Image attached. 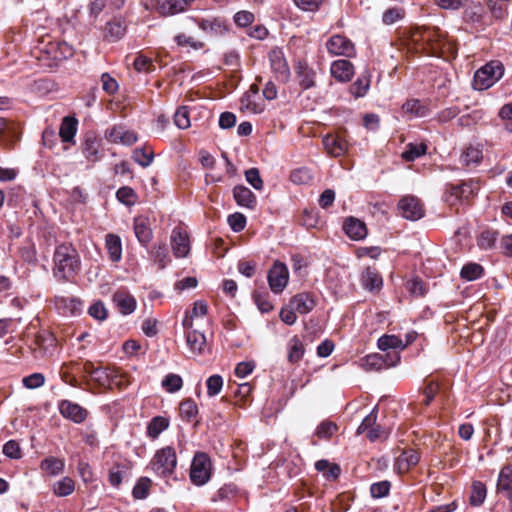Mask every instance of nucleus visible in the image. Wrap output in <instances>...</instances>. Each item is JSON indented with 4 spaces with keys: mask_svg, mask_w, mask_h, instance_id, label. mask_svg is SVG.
Returning <instances> with one entry per match:
<instances>
[{
    "mask_svg": "<svg viewBox=\"0 0 512 512\" xmlns=\"http://www.w3.org/2000/svg\"><path fill=\"white\" fill-rule=\"evenodd\" d=\"M403 45L408 51L431 56H441L455 50L453 42L447 39L445 32L429 27L411 29L403 39Z\"/></svg>",
    "mask_w": 512,
    "mask_h": 512,
    "instance_id": "obj_1",
    "label": "nucleus"
},
{
    "mask_svg": "<svg viewBox=\"0 0 512 512\" xmlns=\"http://www.w3.org/2000/svg\"><path fill=\"white\" fill-rule=\"evenodd\" d=\"M53 264L54 276L60 280H69L80 269V257L71 244L62 243L54 251Z\"/></svg>",
    "mask_w": 512,
    "mask_h": 512,
    "instance_id": "obj_2",
    "label": "nucleus"
},
{
    "mask_svg": "<svg viewBox=\"0 0 512 512\" xmlns=\"http://www.w3.org/2000/svg\"><path fill=\"white\" fill-rule=\"evenodd\" d=\"M177 467V454L172 446L158 449L150 460L147 469L159 477L171 476Z\"/></svg>",
    "mask_w": 512,
    "mask_h": 512,
    "instance_id": "obj_3",
    "label": "nucleus"
},
{
    "mask_svg": "<svg viewBox=\"0 0 512 512\" xmlns=\"http://www.w3.org/2000/svg\"><path fill=\"white\" fill-rule=\"evenodd\" d=\"M504 74V67L499 61L487 63L478 69L474 75L473 87L476 90H486L498 81Z\"/></svg>",
    "mask_w": 512,
    "mask_h": 512,
    "instance_id": "obj_4",
    "label": "nucleus"
},
{
    "mask_svg": "<svg viewBox=\"0 0 512 512\" xmlns=\"http://www.w3.org/2000/svg\"><path fill=\"white\" fill-rule=\"evenodd\" d=\"M479 190V185L474 181L448 184L445 191V202L453 207L468 202Z\"/></svg>",
    "mask_w": 512,
    "mask_h": 512,
    "instance_id": "obj_5",
    "label": "nucleus"
},
{
    "mask_svg": "<svg viewBox=\"0 0 512 512\" xmlns=\"http://www.w3.org/2000/svg\"><path fill=\"white\" fill-rule=\"evenodd\" d=\"M212 474V463L210 457L204 452H197L192 460L189 477L196 486L206 484Z\"/></svg>",
    "mask_w": 512,
    "mask_h": 512,
    "instance_id": "obj_6",
    "label": "nucleus"
},
{
    "mask_svg": "<svg viewBox=\"0 0 512 512\" xmlns=\"http://www.w3.org/2000/svg\"><path fill=\"white\" fill-rule=\"evenodd\" d=\"M399 361L400 356L397 352H388L385 355L373 353L361 359V367L367 372L380 371L395 366Z\"/></svg>",
    "mask_w": 512,
    "mask_h": 512,
    "instance_id": "obj_7",
    "label": "nucleus"
},
{
    "mask_svg": "<svg viewBox=\"0 0 512 512\" xmlns=\"http://www.w3.org/2000/svg\"><path fill=\"white\" fill-rule=\"evenodd\" d=\"M328 52L333 56H344L352 58L356 55L354 43L346 36L336 34L326 42Z\"/></svg>",
    "mask_w": 512,
    "mask_h": 512,
    "instance_id": "obj_8",
    "label": "nucleus"
},
{
    "mask_svg": "<svg viewBox=\"0 0 512 512\" xmlns=\"http://www.w3.org/2000/svg\"><path fill=\"white\" fill-rule=\"evenodd\" d=\"M271 71L279 81L286 82L290 77V69L284 57V53L279 48L272 49L268 54Z\"/></svg>",
    "mask_w": 512,
    "mask_h": 512,
    "instance_id": "obj_9",
    "label": "nucleus"
},
{
    "mask_svg": "<svg viewBox=\"0 0 512 512\" xmlns=\"http://www.w3.org/2000/svg\"><path fill=\"white\" fill-rule=\"evenodd\" d=\"M401 215L412 221L421 219L424 216V207L421 201L414 196H404L398 203Z\"/></svg>",
    "mask_w": 512,
    "mask_h": 512,
    "instance_id": "obj_10",
    "label": "nucleus"
},
{
    "mask_svg": "<svg viewBox=\"0 0 512 512\" xmlns=\"http://www.w3.org/2000/svg\"><path fill=\"white\" fill-rule=\"evenodd\" d=\"M289 273L286 265L275 262L268 272V283L274 293H281L288 284Z\"/></svg>",
    "mask_w": 512,
    "mask_h": 512,
    "instance_id": "obj_11",
    "label": "nucleus"
},
{
    "mask_svg": "<svg viewBox=\"0 0 512 512\" xmlns=\"http://www.w3.org/2000/svg\"><path fill=\"white\" fill-rule=\"evenodd\" d=\"M55 308L63 316L77 315L82 310V301L73 296H55Z\"/></svg>",
    "mask_w": 512,
    "mask_h": 512,
    "instance_id": "obj_12",
    "label": "nucleus"
},
{
    "mask_svg": "<svg viewBox=\"0 0 512 512\" xmlns=\"http://www.w3.org/2000/svg\"><path fill=\"white\" fill-rule=\"evenodd\" d=\"M171 246L176 257L182 258L190 252V241L188 233L180 228H174L171 234Z\"/></svg>",
    "mask_w": 512,
    "mask_h": 512,
    "instance_id": "obj_13",
    "label": "nucleus"
},
{
    "mask_svg": "<svg viewBox=\"0 0 512 512\" xmlns=\"http://www.w3.org/2000/svg\"><path fill=\"white\" fill-rule=\"evenodd\" d=\"M58 407L61 415L74 423H82L88 416L85 408L69 400H62Z\"/></svg>",
    "mask_w": 512,
    "mask_h": 512,
    "instance_id": "obj_14",
    "label": "nucleus"
},
{
    "mask_svg": "<svg viewBox=\"0 0 512 512\" xmlns=\"http://www.w3.org/2000/svg\"><path fill=\"white\" fill-rule=\"evenodd\" d=\"M105 136L110 142L123 145H132L137 141L136 133L121 125L108 129Z\"/></svg>",
    "mask_w": 512,
    "mask_h": 512,
    "instance_id": "obj_15",
    "label": "nucleus"
},
{
    "mask_svg": "<svg viewBox=\"0 0 512 512\" xmlns=\"http://www.w3.org/2000/svg\"><path fill=\"white\" fill-rule=\"evenodd\" d=\"M198 27L210 36L222 35L227 31L225 23L219 18H190Z\"/></svg>",
    "mask_w": 512,
    "mask_h": 512,
    "instance_id": "obj_16",
    "label": "nucleus"
},
{
    "mask_svg": "<svg viewBox=\"0 0 512 512\" xmlns=\"http://www.w3.org/2000/svg\"><path fill=\"white\" fill-rule=\"evenodd\" d=\"M113 302L123 315H129L136 309L137 302L133 295L126 290H118L113 294Z\"/></svg>",
    "mask_w": 512,
    "mask_h": 512,
    "instance_id": "obj_17",
    "label": "nucleus"
},
{
    "mask_svg": "<svg viewBox=\"0 0 512 512\" xmlns=\"http://www.w3.org/2000/svg\"><path fill=\"white\" fill-rule=\"evenodd\" d=\"M289 303L297 313L302 315L308 314L316 305L314 296L309 292H301L294 295Z\"/></svg>",
    "mask_w": 512,
    "mask_h": 512,
    "instance_id": "obj_18",
    "label": "nucleus"
},
{
    "mask_svg": "<svg viewBox=\"0 0 512 512\" xmlns=\"http://www.w3.org/2000/svg\"><path fill=\"white\" fill-rule=\"evenodd\" d=\"M119 377L120 374L118 371L110 368L99 367L94 372V377L92 380L101 387L112 388L115 385H120L121 382L118 380Z\"/></svg>",
    "mask_w": 512,
    "mask_h": 512,
    "instance_id": "obj_19",
    "label": "nucleus"
},
{
    "mask_svg": "<svg viewBox=\"0 0 512 512\" xmlns=\"http://www.w3.org/2000/svg\"><path fill=\"white\" fill-rule=\"evenodd\" d=\"M295 74L303 89H309L315 85V71L306 62L298 61L295 64Z\"/></svg>",
    "mask_w": 512,
    "mask_h": 512,
    "instance_id": "obj_20",
    "label": "nucleus"
},
{
    "mask_svg": "<svg viewBox=\"0 0 512 512\" xmlns=\"http://www.w3.org/2000/svg\"><path fill=\"white\" fill-rule=\"evenodd\" d=\"M343 229L349 238L356 241L364 239L368 233L366 224L354 217L345 220Z\"/></svg>",
    "mask_w": 512,
    "mask_h": 512,
    "instance_id": "obj_21",
    "label": "nucleus"
},
{
    "mask_svg": "<svg viewBox=\"0 0 512 512\" xmlns=\"http://www.w3.org/2000/svg\"><path fill=\"white\" fill-rule=\"evenodd\" d=\"M419 460L420 456L417 451L413 449L405 450L396 458L394 469L398 473H406L417 465Z\"/></svg>",
    "mask_w": 512,
    "mask_h": 512,
    "instance_id": "obj_22",
    "label": "nucleus"
},
{
    "mask_svg": "<svg viewBox=\"0 0 512 512\" xmlns=\"http://www.w3.org/2000/svg\"><path fill=\"white\" fill-rule=\"evenodd\" d=\"M332 76L340 82H348L354 74V66L348 60H336L331 64Z\"/></svg>",
    "mask_w": 512,
    "mask_h": 512,
    "instance_id": "obj_23",
    "label": "nucleus"
},
{
    "mask_svg": "<svg viewBox=\"0 0 512 512\" xmlns=\"http://www.w3.org/2000/svg\"><path fill=\"white\" fill-rule=\"evenodd\" d=\"M134 232L138 241L146 246L153 237V232L150 227V221L147 217L139 216L134 219Z\"/></svg>",
    "mask_w": 512,
    "mask_h": 512,
    "instance_id": "obj_24",
    "label": "nucleus"
},
{
    "mask_svg": "<svg viewBox=\"0 0 512 512\" xmlns=\"http://www.w3.org/2000/svg\"><path fill=\"white\" fill-rule=\"evenodd\" d=\"M193 0H159L157 11L163 16L174 15L182 12Z\"/></svg>",
    "mask_w": 512,
    "mask_h": 512,
    "instance_id": "obj_25",
    "label": "nucleus"
},
{
    "mask_svg": "<svg viewBox=\"0 0 512 512\" xmlns=\"http://www.w3.org/2000/svg\"><path fill=\"white\" fill-rule=\"evenodd\" d=\"M208 312V305L203 300H197L193 303V308L191 311H187L182 321V325L186 329H191L193 327V321L195 318H202L206 316Z\"/></svg>",
    "mask_w": 512,
    "mask_h": 512,
    "instance_id": "obj_26",
    "label": "nucleus"
},
{
    "mask_svg": "<svg viewBox=\"0 0 512 512\" xmlns=\"http://www.w3.org/2000/svg\"><path fill=\"white\" fill-rule=\"evenodd\" d=\"M233 196L238 205L253 209L256 206L257 200L254 193L245 186H235L233 189Z\"/></svg>",
    "mask_w": 512,
    "mask_h": 512,
    "instance_id": "obj_27",
    "label": "nucleus"
},
{
    "mask_svg": "<svg viewBox=\"0 0 512 512\" xmlns=\"http://www.w3.org/2000/svg\"><path fill=\"white\" fill-rule=\"evenodd\" d=\"M105 247L112 262H119L121 260L122 242L118 235L113 233L107 234L105 237Z\"/></svg>",
    "mask_w": 512,
    "mask_h": 512,
    "instance_id": "obj_28",
    "label": "nucleus"
},
{
    "mask_svg": "<svg viewBox=\"0 0 512 512\" xmlns=\"http://www.w3.org/2000/svg\"><path fill=\"white\" fill-rule=\"evenodd\" d=\"M78 121L74 117H64L60 129L59 136L62 142L74 143V137L77 132Z\"/></svg>",
    "mask_w": 512,
    "mask_h": 512,
    "instance_id": "obj_29",
    "label": "nucleus"
},
{
    "mask_svg": "<svg viewBox=\"0 0 512 512\" xmlns=\"http://www.w3.org/2000/svg\"><path fill=\"white\" fill-rule=\"evenodd\" d=\"M65 468L64 459L48 456L44 458L40 463V469L47 475L57 476L60 475Z\"/></svg>",
    "mask_w": 512,
    "mask_h": 512,
    "instance_id": "obj_30",
    "label": "nucleus"
},
{
    "mask_svg": "<svg viewBox=\"0 0 512 512\" xmlns=\"http://www.w3.org/2000/svg\"><path fill=\"white\" fill-rule=\"evenodd\" d=\"M323 145L326 151L333 157H339L347 150L346 141L332 135H326L323 138Z\"/></svg>",
    "mask_w": 512,
    "mask_h": 512,
    "instance_id": "obj_31",
    "label": "nucleus"
},
{
    "mask_svg": "<svg viewBox=\"0 0 512 512\" xmlns=\"http://www.w3.org/2000/svg\"><path fill=\"white\" fill-rule=\"evenodd\" d=\"M186 342L194 354H202L206 347V337L197 330H190L186 334Z\"/></svg>",
    "mask_w": 512,
    "mask_h": 512,
    "instance_id": "obj_32",
    "label": "nucleus"
},
{
    "mask_svg": "<svg viewBox=\"0 0 512 512\" xmlns=\"http://www.w3.org/2000/svg\"><path fill=\"white\" fill-rule=\"evenodd\" d=\"M402 111L412 117H425L429 113V109L419 99H409L402 105Z\"/></svg>",
    "mask_w": 512,
    "mask_h": 512,
    "instance_id": "obj_33",
    "label": "nucleus"
},
{
    "mask_svg": "<svg viewBox=\"0 0 512 512\" xmlns=\"http://www.w3.org/2000/svg\"><path fill=\"white\" fill-rule=\"evenodd\" d=\"M497 489L505 492L509 499L512 498V466H504L498 476Z\"/></svg>",
    "mask_w": 512,
    "mask_h": 512,
    "instance_id": "obj_34",
    "label": "nucleus"
},
{
    "mask_svg": "<svg viewBox=\"0 0 512 512\" xmlns=\"http://www.w3.org/2000/svg\"><path fill=\"white\" fill-rule=\"evenodd\" d=\"M126 33L125 25L117 19L107 22L105 26L104 36L110 42H115L121 39Z\"/></svg>",
    "mask_w": 512,
    "mask_h": 512,
    "instance_id": "obj_35",
    "label": "nucleus"
},
{
    "mask_svg": "<svg viewBox=\"0 0 512 512\" xmlns=\"http://www.w3.org/2000/svg\"><path fill=\"white\" fill-rule=\"evenodd\" d=\"M83 153L89 161H98L101 158L100 140L95 136H87L83 143Z\"/></svg>",
    "mask_w": 512,
    "mask_h": 512,
    "instance_id": "obj_36",
    "label": "nucleus"
},
{
    "mask_svg": "<svg viewBox=\"0 0 512 512\" xmlns=\"http://www.w3.org/2000/svg\"><path fill=\"white\" fill-rule=\"evenodd\" d=\"M315 469L322 472L323 476L329 481L336 480L341 473V469L338 464L330 463L328 460L324 459L318 460L315 463Z\"/></svg>",
    "mask_w": 512,
    "mask_h": 512,
    "instance_id": "obj_37",
    "label": "nucleus"
},
{
    "mask_svg": "<svg viewBox=\"0 0 512 512\" xmlns=\"http://www.w3.org/2000/svg\"><path fill=\"white\" fill-rule=\"evenodd\" d=\"M377 345L378 348L382 351H387L389 349L403 350L406 348L407 343H404L403 340L397 335L385 334L378 339Z\"/></svg>",
    "mask_w": 512,
    "mask_h": 512,
    "instance_id": "obj_38",
    "label": "nucleus"
},
{
    "mask_svg": "<svg viewBox=\"0 0 512 512\" xmlns=\"http://www.w3.org/2000/svg\"><path fill=\"white\" fill-rule=\"evenodd\" d=\"M487 495V489L484 483L480 481H474L471 487V494L469 497V502L472 506L479 507L481 506Z\"/></svg>",
    "mask_w": 512,
    "mask_h": 512,
    "instance_id": "obj_39",
    "label": "nucleus"
},
{
    "mask_svg": "<svg viewBox=\"0 0 512 512\" xmlns=\"http://www.w3.org/2000/svg\"><path fill=\"white\" fill-rule=\"evenodd\" d=\"M169 426V421L167 418L162 416H156L151 419L147 426V435L156 439L164 430H166Z\"/></svg>",
    "mask_w": 512,
    "mask_h": 512,
    "instance_id": "obj_40",
    "label": "nucleus"
},
{
    "mask_svg": "<svg viewBox=\"0 0 512 512\" xmlns=\"http://www.w3.org/2000/svg\"><path fill=\"white\" fill-rule=\"evenodd\" d=\"M75 490V482L70 477H63L53 485V492L58 497H66Z\"/></svg>",
    "mask_w": 512,
    "mask_h": 512,
    "instance_id": "obj_41",
    "label": "nucleus"
},
{
    "mask_svg": "<svg viewBox=\"0 0 512 512\" xmlns=\"http://www.w3.org/2000/svg\"><path fill=\"white\" fill-rule=\"evenodd\" d=\"M133 160L142 167H148L154 158L153 149L149 146L136 148L132 155Z\"/></svg>",
    "mask_w": 512,
    "mask_h": 512,
    "instance_id": "obj_42",
    "label": "nucleus"
},
{
    "mask_svg": "<svg viewBox=\"0 0 512 512\" xmlns=\"http://www.w3.org/2000/svg\"><path fill=\"white\" fill-rule=\"evenodd\" d=\"M370 76L366 73L361 74L356 81L350 86L351 94L356 97H363L369 90Z\"/></svg>",
    "mask_w": 512,
    "mask_h": 512,
    "instance_id": "obj_43",
    "label": "nucleus"
},
{
    "mask_svg": "<svg viewBox=\"0 0 512 512\" xmlns=\"http://www.w3.org/2000/svg\"><path fill=\"white\" fill-rule=\"evenodd\" d=\"M304 355V346L298 337H293L289 341L288 360L291 363H297Z\"/></svg>",
    "mask_w": 512,
    "mask_h": 512,
    "instance_id": "obj_44",
    "label": "nucleus"
},
{
    "mask_svg": "<svg viewBox=\"0 0 512 512\" xmlns=\"http://www.w3.org/2000/svg\"><path fill=\"white\" fill-rule=\"evenodd\" d=\"M49 52L53 53L55 60L68 59L73 56V48L65 42L50 44Z\"/></svg>",
    "mask_w": 512,
    "mask_h": 512,
    "instance_id": "obj_45",
    "label": "nucleus"
},
{
    "mask_svg": "<svg viewBox=\"0 0 512 512\" xmlns=\"http://www.w3.org/2000/svg\"><path fill=\"white\" fill-rule=\"evenodd\" d=\"M362 282L364 287L369 290L379 289L382 286L381 276L370 268L363 273Z\"/></svg>",
    "mask_w": 512,
    "mask_h": 512,
    "instance_id": "obj_46",
    "label": "nucleus"
},
{
    "mask_svg": "<svg viewBox=\"0 0 512 512\" xmlns=\"http://www.w3.org/2000/svg\"><path fill=\"white\" fill-rule=\"evenodd\" d=\"M483 274V267L477 263H468L463 266L460 272L462 279L474 281L479 279Z\"/></svg>",
    "mask_w": 512,
    "mask_h": 512,
    "instance_id": "obj_47",
    "label": "nucleus"
},
{
    "mask_svg": "<svg viewBox=\"0 0 512 512\" xmlns=\"http://www.w3.org/2000/svg\"><path fill=\"white\" fill-rule=\"evenodd\" d=\"M290 180L298 185L309 184L313 180V173L309 168L301 167L291 172Z\"/></svg>",
    "mask_w": 512,
    "mask_h": 512,
    "instance_id": "obj_48",
    "label": "nucleus"
},
{
    "mask_svg": "<svg viewBox=\"0 0 512 512\" xmlns=\"http://www.w3.org/2000/svg\"><path fill=\"white\" fill-rule=\"evenodd\" d=\"M497 237V231L491 229L483 230L477 239V244L481 249H491L494 247Z\"/></svg>",
    "mask_w": 512,
    "mask_h": 512,
    "instance_id": "obj_49",
    "label": "nucleus"
},
{
    "mask_svg": "<svg viewBox=\"0 0 512 512\" xmlns=\"http://www.w3.org/2000/svg\"><path fill=\"white\" fill-rule=\"evenodd\" d=\"M427 150V145L424 143L407 145L406 150L402 153V158L406 161H414L416 158L424 155Z\"/></svg>",
    "mask_w": 512,
    "mask_h": 512,
    "instance_id": "obj_50",
    "label": "nucleus"
},
{
    "mask_svg": "<svg viewBox=\"0 0 512 512\" xmlns=\"http://www.w3.org/2000/svg\"><path fill=\"white\" fill-rule=\"evenodd\" d=\"M151 256L161 269L165 268L166 264L169 261L168 249L166 244L163 243L154 246L153 249L151 250Z\"/></svg>",
    "mask_w": 512,
    "mask_h": 512,
    "instance_id": "obj_51",
    "label": "nucleus"
},
{
    "mask_svg": "<svg viewBox=\"0 0 512 512\" xmlns=\"http://www.w3.org/2000/svg\"><path fill=\"white\" fill-rule=\"evenodd\" d=\"M405 16V10L400 7H392L385 10L382 14V22L385 25H392L397 21L403 19Z\"/></svg>",
    "mask_w": 512,
    "mask_h": 512,
    "instance_id": "obj_52",
    "label": "nucleus"
},
{
    "mask_svg": "<svg viewBox=\"0 0 512 512\" xmlns=\"http://www.w3.org/2000/svg\"><path fill=\"white\" fill-rule=\"evenodd\" d=\"M116 197L121 203L127 206L134 205L137 199V195L134 190L127 186L119 188L116 192Z\"/></svg>",
    "mask_w": 512,
    "mask_h": 512,
    "instance_id": "obj_53",
    "label": "nucleus"
},
{
    "mask_svg": "<svg viewBox=\"0 0 512 512\" xmlns=\"http://www.w3.org/2000/svg\"><path fill=\"white\" fill-rule=\"evenodd\" d=\"M183 384L182 378L177 374H168L162 381L164 389L170 393H174L181 389Z\"/></svg>",
    "mask_w": 512,
    "mask_h": 512,
    "instance_id": "obj_54",
    "label": "nucleus"
},
{
    "mask_svg": "<svg viewBox=\"0 0 512 512\" xmlns=\"http://www.w3.org/2000/svg\"><path fill=\"white\" fill-rule=\"evenodd\" d=\"M206 386L208 396L214 397L218 395L222 390L223 378L218 374L212 375L207 379Z\"/></svg>",
    "mask_w": 512,
    "mask_h": 512,
    "instance_id": "obj_55",
    "label": "nucleus"
},
{
    "mask_svg": "<svg viewBox=\"0 0 512 512\" xmlns=\"http://www.w3.org/2000/svg\"><path fill=\"white\" fill-rule=\"evenodd\" d=\"M482 159V152L481 150L474 148V147H468L461 155V162L465 165H471V164H477Z\"/></svg>",
    "mask_w": 512,
    "mask_h": 512,
    "instance_id": "obj_56",
    "label": "nucleus"
},
{
    "mask_svg": "<svg viewBox=\"0 0 512 512\" xmlns=\"http://www.w3.org/2000/svg\"><path fill=\"white\" fill-rule=\"evenodd\" d=\"M179 410H180V415L188 421L191 420L192 418H194L198 413L197 405L191 399L182 401L180 403Z\"/></svg>",
    "mask_w": 512,
    "mask_h": 512,
    "instance_id": "obj_57",
    "label": "nucleus"
},
{
    "mask_svg": "<svg viewBox=\"0 0 512 512\" xmlns=\"http://www.w3.org/2000/svg\"><path fill=\"white\" fill-rule=\"evenodd\" d=\"M174 123L179 129H187L190 126L189 111L187 107H179L174 114Z\"/></svg>",
    "mask_w": 512,
    "mask_h": 512,
    "instance_id": "obj_58",
    "label": "nucleus"
},
{
    "mask_svg": "<svg viewBox=\"0 0 512 512\" xmlns=\"http://www.w3.org/2000/svg\"><path fill=\"white\" fill-rule=\"evenodd\" d=\"M151 481L148 478H141L138 480L133 488L132 494L136 499H144L147 497Z\"/></svg>",
    "mask_w": 512,
    "mask_h": 512,
    "instance_id": "obj_59",
    "label": "nucleus"
},
{
    "mask_svg": "<svg viewBox=\"0 0 512 512\" xmlns=\"http://www.w3.org/2000/svg\"><path fill=\"white\" fill-rule=\"evenodd\" d=\"M377 407H374L373 410L363 419L361 424L357 428V434H363L366 431H369L372 427L377 425Z\"/></svg>",
    "mask_w": 512,
    "mask_h": 512,
    "instance_id": "obj_60",
    "label": "nucleus"
},
{
    "mask_svg": "<svg viewBox=\"0 0 512 512\" xmlns=\"http://www.w3.org/2000/svg\"><path fill=\"white\" fill-rule=\"evenodd\" d=\"M246 181L256 190L263 189V181L257 168H250L245 172Z\"/></svg>",
    "mask_w": 512,
    "mask_h": 512,
    "instance_id": "obj_61",
    "label": "nucleus"
},
{
    "mask_svg": "<svg viewBox=\"0 0 512 512\" xmlns=\"http://www.w3.org/2000/svg\"><path fill=\"white\" fill-rule=\"evenodd\" d=\"M337 431V425L330 421L322 422L316 429V435L321 439L330 438Z\"/></svg>",
    "mask_w": 512,
    "mask_h": 512,
    "instance_id": "obj_62",
    "label": "nucleus"
},
{
    "mask_svg": "<svg viewBox=\"0 0 512 512\" xmlns=\"http://www.w3.org/2000/svg\"><path fill=\"white\" fill-rule=\"evenodd\" d=\"M487 5L490 12L496 19H502L506 15L507 6L505 2L498 0H487Z\"/></svg>",
    "mask_w": 512,
    "mask_h": 512,
    "instance_id": "obj_63",
    "label": "nucleus"
},
{
    "mask_svg": "<svg viewBox=\"0 0 512 512\" xmlns=\"http://www.w3.org/2000/svg\"><path fill=\"white\" fill-rule=\"evenodd\" d=\"M88 313L91 317L99 321H103L107 318V309L101 301L93 303L89 307Z\"/></svg>",
    "mask_w": 512,
    "mask_h": 512,
    "instance_id": "obj_64",
    "label": "nucleus"
}]
</instances>
